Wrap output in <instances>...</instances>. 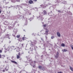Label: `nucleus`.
<instances>
[{
  "instance_id": "f257e3e1",
  "label": "nucleus",
  "mask_w": 73,
  "mask_h": 73,
  "mask_svg": "<svg viewBox=\"0 0 73 73\" xmlns=\"http://www.w3.org/2000/svg\"><path fill=\"white\" fill-rule=\"evenodd\" d=\"M10 49L11 50H15L16 49V47L14 46H10Z\"/></svg>"
},
{
  "instance_id": "f03ea898",
  "label": "nucleus",
  "mask_w": 73,
  "mask_h": 73,
  "mask_svg": "<svg viewBox=\"0 0 73 73\" xmlns=\"http://www.w3.org/2000/svg\"><path fill=\"white\" fill-rule=\"evenodd\" d=\"M15 49H16L17 52H20V48L19 47L15 48Z\"/></svg>"
},
{
  "instance_id": "7ed1b4c3",
  "label": "nucleus",
  "mask_w": 73,
  "mask_h": 73,
  "mask_svg": "<svg viewBox=\"0 0 73 73\" xmlns=\"http://www.w3.org/2000/svg\"><path fill=\"white\" fill-rule=\"evenodd\" d=\"M48 32H49V31H48V29H46V31H45V34L46 35H48Z\"/></svg>"
},
{
  "instance_id": "20e7f679",
  "label": "nucleus",
  "mask_w": 73,
  "mask_h": 73,
  "mask_svg": "<svg viewBox=\"0 0 73 73\" xmlns=\"http://www.w3.org/2000/svg\"><path fill=\"white\" fill-rule=\"evenodd\" d=\"M6 50L7 51H9V50H11V47H7L6 48Z\"/></svg>"
},
{
  "instance_id": "39448f33",
  "label": "nucleus",
  "mask_w": 73,
  "mask_h": 73,
  "mask_svg": "<svg viewBox=\"0 0 73 73\" xmlns=\"http://www.w3.org/2000/svg\"><path fill=\"white\" fill-rule=\"evenodd\" d=\"M6 37H7L9 39H10L11 38L9 37V34H7L5 35Z\"/></svg>"
},
{
  "instance_id": "423d86ee",
  "label": "nucleus",
  "mask_w": 73,
  "mask_h": 73,
  "mask_svg": "<svg viewBox=\"0 0 73 73\" xmlns=\"http://www.w3.org/2000/svg\"><path fill=\"white\" fill-rule=\"evenodd\" d=\"M43 12L44 15H46L47 13H46V11L45 10L43 11Z\"/></svg>"
},
{
  "instance_id": "0eeeda50",
  "label": "nucleus",
  "mask_w": 73,
  "mask_h": 73,
  "mask_svg": "<svg viewBox=\"0 0 73 73\" xmlns=\"http://www.w3.org/2000/svg\"><path fill=\"white\" fill-rule=\"evenodd\" d=\"M17 40H18L19 41H20V42H22V41H23V40H22V39L21 38H19L17 39Z\"/></svg>"
},
{
  "instance_id": "6e6552de",
  "label": "nucleus",
  "mask_w": 73,
  "mask_h": 73,
  "mask_svg": "<svg viewBox=\"0 0 73 73\" xmlns=\"http://www.w3.org/2000/svg\"><path fill=\"white\" fill-rule=\"evenodd\" d=\"M29 3L30 4H32V3H33V1L30 0L29 1Z\"/></svg>"
},
{
  "instance_id": "1a4fd4ad",
  "label": "nucleus",
  "mask_w": 73,
  "mask_h": 73,
  "mask_svg": "<svg viewBox=\"0 0 73 73\" xmlns=\"http://www.w3.org/2000/svg\"><path fill=\"white\" fill-rule=\"evenodd\" d=\"M57 35L58 37H60L61 36V34L59 33V32L57 33Z\"/></svg>"
},
{
  "instance_id": "9d476101",
  "label": "nucleus",
  "mask_w": 73,
  "mask_h": 73,
  "mask_svg": "<svg viewBox=\"0 0 73 73\" xmlns=\"http://www.w3.org/2000/svg\"><path fill=\"white\" fill-rule=\"evenodd\" d=\"M11 61L12 62L14 63V64H17V62H15V61L11 60Z\"/></svg>"
},
{
  "instance_id": "9b49d317",
  "label": "nucleus",
  "mask_w": 73,
  "mask_h": 73,
  "mask_svg": "<svg viewBox=\"0 0 73 73\" xmlns=\"http://www.w3.org/2000/svg\"><path fill=\"white\" fill-rule=\"evenodd\" d=\"M20 58V56L19 55H17V59H19V58Z\"/></svg>"
},
{
  "instance_id": "f8f14e48",
  "label": "nucleus",
  "mask_w": 73,
  "mask_h": 73,
  "mask_svg": "<svg viewBox=\"0 0 73 73\" xmlns=\"http://www.w3.org/2000/svg\"><path fill=\"white\" fill-rule=\"evenodd\" d=\"M62 52H67L68 51V50L66 49H63V50H62Z\"/></svg>"
},
{
  "instance_id": "ddd939ff",
  "label": "nucleus",
  "mask_w": 73,
  "mask_h": 73,
  "mask_svg": "<svg viewBox=\"0 0 73 73\" xmlns=\"http://www.w3.org/2000/svg\"><path fill=\"white\" fill-rule=\"evenodd\" d=\"M61 46H63V47H64V46H65V44H64V43H62L61 44Z\"/></svg>"
},
{
  "instance_id": "4468645a",
  "label": "nucleus",
  "mask_w": 73,
  "mask_h": 73,
  "mask_svg": "<svg viewBox=\"0 0 73 73\" xmlns=\"http://www.w3.org/2000/svg\"><path fill=\"white\" fill-rule=\"evenodd\" d=\"M58 54H57L56 55V56H55V58H58Z\"/></svg>"
},
{
  "instance_id": "2eb2a0df",
  "label": "nucleus",
  "mask_w": 73,
  "mask_h": 73,
  "mask_svg": "<svg viewBox=\"0 0 73 73\" xmlns=\"http://www.w3.org/2000/svg\"><path fill=\"white\" fill-rule=\"evenodd\" d=\"M29 53H32V50H31L29 51L28 52Z\"/></svg>"
},
{
  "instance_id": "dca6fc26",
  "label": "nucleus",
  "mask_w": 73,
  "mask_h": 73,
  "mask_svg": "<svg viewBox=\"0 0 73 73\" xmlns=\"http://www.w3.org/2000/svg\"><path fill=\"white\" fill-rule=\"evenodd\" d=\"M38 68H39V69H42V66H38Z\"/></svg>"
},
{
  "instance_id": "f3484780",
  "label": "nucleus",
  "mask_w": 73,
  "mask_h": 73,
  "mask_svg": "<svg viewBox=\"0 0 73 73\" xmlns=\"http://www.w3.org/2000/svg\"><path fill=\"white\" fill-rule=\"evenodd\" d=\"M70 70H71L73 72V68H72V67H70Z\"/></svg>"
},
{
  "instance_id": "a211bd4d",
  "label": "nucleus",
  "mask_w": 73,
  "mask_h": 73,
  "mask_svg": "<svg viewBox=\"0 0 73 73\" xmlns=\"http://www.w3.org/2000/svg\"><path fill=\"white\" fill-rule=\"evenodd\" d=\"M16 37L17 38H19L20 37V35H18Z\"/></svg>"
},
{
  "instance_id": "6ab92c4d",
  "label": "nucleus",
  "mask_w": 73,
  "mask_h": 73,
  "mask_svg": "<svg viewBox=\"0 0 73 73\" xmlns=\"http://www.w3.org/2000/svg\"><path fill=\"white\" fill-rule=\"evenodd\" d=\"M26 38L25 37H23L22 38V40H25V39Z\"/></svg>"
},
{
  "instance_id": "aec40b11",
  "label": "nucleus",
  "mask_w": 73,
  "mask_h": 73,
  "mask_svg": "<svg viewBox=\"0 0 73 73\" xmlns=\"http://www.w3.org/2000/svg\"><path fill=\"white\" fill-rule=\"evenodd\" d=\"M51 38L52 39L54 38V36H52Z\"/></svg>"
},
{
  "instance_id": "412c9836",
  "label": "nucleus",
  "mask_w": 73,
  "mask_h": 73,
  "mask_svg": "<svg viewBox=\"0 0 73 73\" xmlns=\"http://www.w3.org/2000/svg\"><path fill=\"white\" fill-rule=\"evenodd\" d=\"M43 25L44 27H46V24H45L44 25Z\"/></svg>"
},
{
  "instance_id": "4be33fe9",
  "label": "nucleus",
  "mask_w": 73,
  "mask_h": 73,
  "mask_svg": "<svg viewBox=\"0 0 73 73\" xmlns=\"http://www.w3.org/2000/svg\"><path fill=\"white\" fill-rule=\"evenodd\" d=\"M18 56H21V55H20V52H19V53H18Z\"/></svg>"
},
{
  "instance_id": "5701e85b",
  "label": "nucleus",
  "mask_w": 73,
  "mask_h": 73,
  "mask_svg": "<svg viewBox=\"0 0 73 73\" xmlns=\"http://www.w3.org/2000/svg\"><path fill=\"white\" fill-rule=\"evenodd\" d=\"M70 46L71 48H72L73 47V46L72 45H71Z\"/></svg>"
},
{
  "instance_id": "b1692460",
  "label": "nucleus",
  "mask_w": 73,
  "mask_h": 73,
  "mask_svg": "<svg viewBox=\"0 0 73 73\" xmlns=\"http://www.w3.org/2000/svg\"><path fill=\"white\" fill-rule=\"evenodd\" d=\"M33 66V68H35V67H36V66L35 65H34Z\"/></svg>"
},
{
  "instance_id": "393cba45",
  "label": "nucleus",
  "mask_w": 73,
  "mask_h": 73,
  "mask_svg": "<svg viewBox=\"0 0 73 73\" xmlns=\"http://www.w3.org/2000/svg\"><path fill=\"white\" fill-rule=\"evenodd\" d=\"M0 53H2V50H0Z\"/></svg>"
},
{
  "instance_id": "a878e982",
  "label": "nucleus",
  "mask_w": 73,
  "mask_h": 73,
  "mask_svg": "<svg viewBox=\"0 0 73 73\" xmlns=\"http://www.w3.org/2000/svg\"><path fill=\"white\" fill-rule=\"evenodd\" d=\"M41 40H42V41H44V39H43L42 38H41Z\"/></svg>"
},
{
  "instance_id": "bb28decb",
  "label": "nucleus",
  "mask_w": 73,
  "mask_h": 73,
  "mask_svg": "<svg viewBox=\"0 0 73 73\" xmlns=\"http://www.w3.org/2000/svg\"><path fill=\"white\" fill-rule=\"evenodd\" d=\"M2 56H3V57H5V55H2Z\"/></svg>"
},
{
  "instance_id": "cd10ccee",
  "label": "nucleus",
  "mask_w": 73,
  "mask_h": 73,
  "mask_svg": "<svg viewBox=\"0 0 73 73\" xmlns=\"http://www.w3.org/2000/svg\"><path fill=\"white\" fill-rule=\"evenodd\" d=\"M1 58V55L0 54V58Z\"/></svg>"
},
{
  "instance_id": "c85d7f7f",
  "label": "nucleus",
  "mask_w": 73,
  "mask_h": 73,
  "mask_svg": "<svg viewBox=\"0 0 73 73\" xmlns=\"http://www.w3.org/2000/svg\"><path fill=\"white\" fill-rule=\"evenodd\" d=\"M13 36L14 37H16V35H13Z\"/></svg>"
},
{
  "instance_id": "c756f323",
  "label": "nucleus",
  "mask_w": 73,
  "mask_h": 73,
  "mask_svg": "<svg viewBox=\"0 0 73 73\" xmlns=\"http://www.w3.org/2000/svg\"><path fill=\"white\" fill-rule=\"evenodd\" d=\"M3 72H5V70H3Z\"/></svg>"
},
{
  "instance_id": "7c9ffc66",
  "label": "nucleus",
  "mask_w": 73,
  "mask_h": 73,
  "mask_svg": "<svg viewBox=\"0 0 73 73\" xmlns=\"http://www.w3.org/2000/svg\"><path fill=\"white\" fill-rule=\"evenodd\" d=\"M57 73H62V72H58Z\"/></svg>"
},
{
  "instance_id": "2f4dec72",
  "label": "nucleus",
  "mask_w": 73,
  "mask_h": 73,
  "mask_svg": "<svg viewBox=\"0 0 73 73\" xmlns=\"http://www.w3.org/2000/svg\"><path fill=\"white\" fill-rule=\"evenodd\" d=\"M34 1H37V0H33Z\"/></svg>"
},
{
  "instance_id": "473e14b6",
  "label": "nucleus",
  "mask_w": 73,
  "mask_h": 73,
  "mask_svg": "<svg viewBox=\"0 0 73 73\" xmlns=\"http://www.w3.org/2000/svg\"><path fill=\"white\" fill-rule=\"evenodd\" d=\"M33 43H31V45H32V46H33V45H34L33 44Z\"/></svg>"
},
{
  "instance_id": "72a5a7b5",
  "label": "nucleus",
  "mask_w": 73,
  "mask_h": 73,
  "mask_svg": "<svg viewBox=\"0 0 73 73\" xmlns=\"http://www.w3.org/2000/svg\"><path fill=\"white\" fill-rule=\"evenodd\" d=\"M46 39H47V38H48V37H47L46 36Z\"/></svg>"
},
{
  "instance_id": "f704fd0d",
  "label": "nucleus",
  "mask_w": 73,
  "mask_h": 73,
  "mask_svg": "<svg viewBox=\"0 0 73 73\" xmlns=\"http://www.w3.org/2000/svg\"><path fill=\"white\" fill-rule=\"evenodd\" d=\"M22 59V58H21L20 59H19V60H21Z\"/></svg>"
},
{
  "instance_id": "c9c22d12",
  "label": "nucleus",
  "mask_w": 73,
  "mask_h": 73,
  "mask_svg": "<svg viewBox=\"0 0 73 73\" xmlns=\"http://www.w3.org/2000/svg\"><path fill=\"white\" fill-rule=\"evenodd\" d=\"M21 45L22 46H23V44H22Z\"/></svg>"
},
{
  "instance_id": "e433bc0d",
  "label": "nucleus",
  "mask_w": 73,
  "mask_h": 73,
  "mask_svg": "<svg viewBox=\"0 0 73 73\" xmlns=\"http://www.w3.org/2000/svg\"><path fill=\"white\" fill-rule=\"evenodd\" d=\"M1 13V11L0 10V13Z\"/></svg>"
},
{
  "instance_id": "4c0bfd02",
  "label": "nucleus",
  "mask_w": 73,
  "mask_h": 73,
  "mask_svg": "<svg viewBox=\"0 0 73 73\" xmlns=\"http://www.w3.org/2000/svg\"><path fill=\"white\" fill-rule=\"evenodd\" d=\"M71 48L72 49V50H73V47H72Z\"/></svg>"
},
{
  "instance_id": "58836bf2",
  "label": "nucleus",
  "mask_w": 73,
  "mask_h": 73,
  "mask_svg": "<svg viewBox=\"0 0 73 73\" xmlns=\"http://www.w3.org/2000/svg\"><path fill=\"white\" fill-rule=\"evenodd\" d=\"M5 53H6V52H7V51H6L5 50Z\"/></svg>"
},
{
  "instance_id": "ea45409f",
  "label": "nucleus",
  "mask_w": 73,
  "mask_h": 73,
  "mask_svg": "<svg viewBox=\"0 0 73 73\" xmlns=\"http://www.w3.org/2000/svg\"><path fill=\"white\" fill-rule=\"evenodd\" d=\"M21 54H24V52H23L22 53H21Z\"/></svg>"
},
{
  "instance_id": "a19ab883",
  "label": "nucleus",
  "mask_w": 73,
  "mask_h": 73,
  "mask_svg": "<svg viewBox=\"0 0 73 73\" xmlns=\"http://www.w3.org/2000/svg\"><path fill=\"white\" fill-rule=\"evenodd\" d=\"M34 62H35V63H36V61H35Z\"/></svg>"
},
{
  "instance_id": "79ce46f5",
  "label": "nucleus",
  "mask_w": 73,
  "mask_h": 73,
  "mask_svg": "<svg viewBox=\"0 0 73 73\" xmlns=\"http://www.w3.org/2000/svg\"><path fill=\"white\" fill-rule=\"evenodd\" d=\"M11 41H10V42H9V43H11Z\"/></svg>"
},
{
  "instance_id": "37998d69",
  "label": "nucleus",
  "mask_w": 73,
  "mask_h": 73,
  "mask_svg": "<svg viewBox=\"0 0 73 73\" xmlns=\"http://www.w3.org/2000/svg\"><path fill=\"white\" fill-rule=\"evenodd\" d=\"M34 36H35V35H34Z\"/></svg>"
},
{
  "instance_id": "c03bdc74",
  "label": "nucleus",
  "mask_w": 73,
  "mask_h": 73,
  "mask_svg": "<svg viewBox=\"0 0 73 73\" xmlns=\"http://www.w3.org/2000/svg\"><path fill=\"white\" fill-rule=\"evenodd\" d=\"M33 35H34V34H32Z\"/></svg>"
},
{
  "instance_id": "a18cd8bd",
  "label": "nucleus",
  "mask_w": 73,
  "mask_h": 73,
  "mask_svg": "<svg viewBox=\"0 0 73 73\" xmlns=\"http://www.w3.org/2000/svg\"><path fill=\"white\" fill-rule=\"evenodd\" d=\"M31 60H30V61H31Z\"/></svg>"
},
{
  "instance_id": "49530a36",
  "label": "nucleus",
  "mask_w": 73,
  "mask_h": 73,
  "mask_svg": "<svg viewBox=\"0 0 73 73\" xmlns=\"http://www.w3.org/2000/svg\"><path fill=\"white\" fill-rule=\"evenodd\" d=\"M24 36H25V35H24Z\"/></svg>"
},
{
  "instance_id": "de8ad7c7",
  "label": "nucleus",
  "mask_w": 73,
  "mask_h": 73,
  "mask_svg": "<svg viewBox=\"0 0 73 73\" xmlns=\"http://www.w3.org/2000/svg\"><path fill=\"white\" fill-rule=\"evenodd\" d=\"M36 47V48H37V47Z\"/></svg>"
},
{
  "instance_id": "09e8293b",
  "label": "nucleus",
  "mask_w": 73,
  "mask_h": 73,
  "mask_svg": "<svg viewBox=\"0 0 73 73\" xmlns=\"http://www.w3.org/2000/svg\"><path fill=\"white\" fill-rule=\"evenodd\" d=\"M3 16H4L3 15Z\"/></svg>"
}]
</instances>
